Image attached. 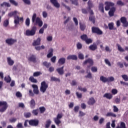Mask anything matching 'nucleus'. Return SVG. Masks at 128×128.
Returning <instances> with one entry per match:
<instances>
[{"label": "nucleus", "instance_id": "f257e3e1", "mask_svg": "<svg viewBox=\"0 0 128 128\" xmlns=\"http://www.w3.org/2000/svg\"><path fill=\"white\" fill-rule=\"evenodd\" d=\"M34 25L38 24V26L40 28L42 26V24H44V22L42 20H40V17L36 18V13H34L32 16V22L34 24Z\"/></svg>", "mask_w": 128, "mask_h": 128}, {"label": "nucleus", "instance_id": "f03ea898", "mask_svg": "<svg viewBox=\"0 0 128 128\" xmlns=\"http://www.w3.org/2000/svg\"><path fill=\"white\" fill-rule=\"evenodd\" d=\"M36 32V26H33L31 30H27L26 31V36H34Z\"/></svg>", "mask_w": 128, "mask_h": 128}, {"label": "nucleus", "instance_id": "7ed1b4c3", "mask_svg": "<svg viewBox=\"0 0 128 128\" xmlns=\"http://www.w3.org/2000/svg\"><path fill=\"white\" fill-rule=\"evenodd\" d=\"M8 108V102L6 101H0V112H4Z\"/></svg>", "mask_w": 128, "mask_h": 128}, {"label": "nucleus", "instance_id": "20e7f679", "mask_svg": "<svg viewBox=\"0 0 128 128\" xmlns=\"http://www.w3.org/2000/svg\"><path fill=\"white\" fill-rule=\"evenodd\" d=\"M48 88V84L46 82V81H43L41 82V86L40 87V92H42V94H44L46 92V90Z\"/></svg>", "mask_w": 128, "mask_h": 128}, {"label": "nucleus", "instance_id": "39448f33", "mask_svg": "<svg viewBox=\"0 0 128 128\" xmlns=\"http://www.w3.org/2000/svg\"><path fill=\"white\" fill-rule=\"evenodd\" d=\"M92 30L93 34H98V36H102L103 34L102 31L98 27H92Z\"/></svg>", "mask_w": 128, "mask_h": 128}, {"label": "nucleus", "instance_id": "423d86ee", "mask_svg": "<svg viewBox=\"0 0 128 128\" xmlns=\"http://www.w3.org/2000/svg\"><path fill=\"white\" fill-rule=\"evenodd\" d=\"M62 118V114H58L56 118H54V122L58 126H60V124H62V121L60 120Z\"/></svg>", "mask_w": 128, "mask_h": 128}, {"label": "nucleus", "instance_id": "0eeeda50", "mask_svg": "<svg viewBox=\"0 0 128 128\" xmlns=\"http://www.w3.org/2000/svg\"><path fill=\"white\" fill-rule=\"evenodd\" d=\"M89 64L90 65L87 66L88 68H90V66H94V60L90 58H88L83 62V64Z\"/></svg>", "mask_w": 128, "mask_h": 128}, {"label": "nucleus", "instance_id": "6e6552de", "mask_svg": "<svg viewBox=\"0 0 128 128\" xmlns=\"http://www.w3.org/2000/svg\"><path fill=\"white\" fill-rule=\"evenodd\" d=\"M29 124L32 126H38V124L40 122L38 120L35 119V120H31L28 121Z\"/></svg>", "mask_w": 128, "mask_h": 128}, {"label": "nucleus", "instance_id": "1a4fd4ad", "mask_svg": "<svg viewBox=\"0 0 128 128\" xmlns=\"http://www.w3.org/2000/svg\"><path fill=\"white\" fill-rule=\"evenodd\" d=\"M105 10L108 11L110 10L111 6H114V2H105Z\"/></svg>", "mask_w": 128, "mask_h": 128}, {"label": "nucleus", "instance_id": "9d476101", "mask_svg": "<svg viewBox=\"0 0 128 128\" xmlns=\"http://www.w3.org/2000/svg\"><path fill=\"white\" fill-rule=\"evenodd\" d=\"M16 42V40L12 38H8L6 40V44H8L9 46H12Z\"/></svg>", "mask_w": 128, "mask_h": 128}, {"label": "nucleus", "instance_id": "9b49d317", "mask_svg": "<svg viewBox=\"0 0 128 128\" xmlns=\"http://www.w3.org/2000/svg\"><path fill=\"white\" fill-rule=\"evenodd\" d=\"M120 20L123 24V26H124V28H128V22L126 20V17H122L120 19Z\"/></svg>", "mask_w": 128, "mask_h": 128}, {"label": "nucleus", "instance_id": "f8f14e48", "mask_svg": "<svg viewBox=\"0 0 128 128\" xmlns=\"http://www.w3.org/2000/svg\"><path fill=\"white\" fill-rule=\"evenodd\" d=\"M32 88H33V92L35 94H38L40 90H38V86L36 84H32Z\"/></svg>", "mask_w": 128, "mask_h": 128}, {"label": "nucleus", "instance_id": "ddd939ff", "mask_svg": "<svg viewBox=\"0 0 128 128\" xmlns=\"http://www.w3.org/2000/svg\"><path fill=\"white\" fill-rule=\"evenodd\" d=\"M89 50H92L93 52H94V50H98V44L96 43H93V44L90 46Z\"/></svg>", "mask_w": 128, "mask_h": 128}, {"label": "nucleus", "instance_id": "4468645a", "mask_svg": "<svg viewBox=\"0 0 128 128\" xmlns=\"http://www.w3.org/2000/svg\"><path fill=\"white\" fill-rule=\"evenodd\" d=\"M42 41V39L40 38H38L36 40H34L33 43L32 44V46H40V42Z\"/></svg>", "mask_w": 128, "mask_h": 128}, {"label": "nucleus", "instance_id": "2eb2a0df", "mask_svg": "<svg viewBox=\"0 0 128 128\" xmlns=\"http://www.w3.org/2000/svg\"><path fill=\"white\" fill-rule=\"evenodd\" d=\"M50 2L51 4H52L55 6V8H60V5L58 2V0H50Z\"/></svg>", "mask_w": 128, "mask_h": 128}, {"label": "nucleus", "instance_id": "dca6fc26", "mask_svg": "<svg viewBox=\"0 0 128 128\" xmlns=\"http://www.w3.org/2000/svg\"><path fill=\"white\" fill-rule=\"evenodd\" d=\"M64 66H62L61 68H58L56 70L58 72V74L60 76H62L64 74Z\"/></svg>", "mask_w": 128, "mask_h": 128}, {"label": "nucleus", "instance_id": "f3484780", "mask_svg": "<svg viewBox=\"0 0 128 128\" xmlns=\"http://www.w3.org/2000/svg\"><path fill=\"white\" fill-rule=\"evenodd\" d=\"M28 60L36 63V56L32 54L28 58Z\"/></svg>", "mask_w": 128, "mask_h": 128}, {"label": "nucleus", "instance_id": "a211bd4d", "mask_svg": "<svg viewBox=\"0 0 128 128\" xmlns=\"http://www.w3.org/2000/svg\"><path fill=\"white\" fill-rule=\"evenodd\" d=\"M18 12L16 10H15L14 12H10V13L8 14V16H9V18H12V16H14V18H16V16H16V14H18Z\"/></svg>", "mask_w": 128, "mask_h": 128}, {"label": "nucleus", "instance_id": "6ab92c4d", "mask_svg": "<svg viewBox=\"0 0 128 128\" xmlns=\"http://www.w3.org/2000/svg\"><path fill=\"white\" fill-rule=\"evenodd\" d=\"M114 12H116V8L114 7H112L109 12H108V15L110 16H114Z\"/></svg>", "mask_w": 128, "mask_h": 128}, {"label": "nucleus", "instance_id": "aec40b11", "mask_svg": "<svg viewBox=\"0 0 128 128\" xmlns=\"http://www.w3.org/2000/svg\"><path fill=\"white\" fill-rule=\"evenodd\" d=\"M88 104L90 106H92L96 104V100L92 97L90 98L88 102Z\"/></svg>", "mask_w": 128, "mask_h": 128}, {"label": "nucleus", "instance_id": "412c9836", "mask_svg": "<svg viewBox=\"0 0 128 128\" xmlns=\"http://www.w3.org/2000/svg\"><path fill=\"white\" fill-rule=\"evenodd\" d=\"M58 64L60 66H62V64H66V58H60L58 60Z\"/></svg>", "mask_w": 128, "mask_h": 128}, {"label": "nucleus", "instance_id": "4be33fe9", "mask_svg": "<svg viewBox=\"0 0 128 128\" xmlns=\"http://www.w3.org/2000/svg\"><path fill=\"white\" fill-rule=\"evenodd\" d=\"M67 60H78V56H76V55H69L67 57Z\"/></svg>", "mask_w": 128, "mask_h": 128}, {"label": "nucleus", "instance_id": "5701e85b", "mask_svg": "<svg viewBox=\"0 0 128 128\" xmlns=\"http://www.w3.org/2000/svg\"><path fill=\"white\" fill-rule=\"evenodd\" d=\"M103 96L106 98L108 100H112V94L110 93H106Z\"/></svg>", "mask_w": 128, "mask_h": 128}, {"label": "nucleus", "instance_id": "b1692460", "mask_svg": "<svg viewBox=\"0 0 128 128\" xmlns=\"http://www.w3.org/2000/svg\"><path fill=\"white\" fill-rule=\"evenodd\" d=\"M30 104L31 108H36V101L32 99L30 102Z\"/></svg>", "mask_w": 128, "mask_h": 128}, {"label": "nucleus", "instance_id": "393cba45", "mask_svg": "<svg viewBox=\"0 0 128 128\" xmlns=\"http://www.w3.org/2000/svg\"><path fill=\"white\" fill-rule=\"evenodd\" d=\"M32 112L33 116H36L38 115V112H40V110L38 108L33 110Z\"/></svg>", "mask_w": 128, "mask_h": 128}, {"label": "nucleus", "instance_id": "a878e982", "mask_svg": "<svg viewBox=\"0 0 128 128\" xmlns=\"http://www.w3.org/2000/svg\"><path fill=\"white\" fill-rule=\"evenodd\" d=\"M8 64L9 66H13L14 64V62L13 60H12V58L10 57L7 58Z\"/></svg>", "mask_w": 128, "mask_h": 128}, {"label": "nucleus", "instance_id": "bb28decb", "mask_svg": "<svg viewBox=\"0 0 128 128\" xmlns=\"http://www.w3.org/2000/svg\"><path fill=\"white\" fill-rule=\"evenodd\" d=\"M98 9L102 14L104 12V4L102 3H100Z\"/></svg>", "mask_w": 128, "mask_h": 128}, {"label": "nucleus", "instance_id": "cd10ccee", "mask_svg": "<svg viewBox=\"0 0 128 128\" xmlns=\"http://www.w3.org/2000/svg\"><path fill=\"white\" fill-rule=\"evenodd\" d=\"M29 80L31 82H33L34 84H36L38 83V80L34 78L33 76H30L29 78Z\"/></svg>", "mask_w": 128, "mask_h": 128}, {"label": "nucleus", "instance_id": "c85d7f7f", "mask_svg": "<svg viewBox=\"0 0 128 128\" xmlns=\"http://www.w3.org/2000/svg\"><path fill=\"white\" fill-rule=\"evenodd\" d=\"M52 124V121L50 120H48L46 122L45 128H48Z\"/></svg>", "mask_w": 128, "mask_h": 128}, {"label": "nucleus", "instance_id": "c756f323", "mask_svg": "<svg viewBox=\"0 0 128 128\" xmlns=\"http://www.w3.org/2000/svg\"><path fill=\"white\" fill-rule=\"evenodd\" d=\"M52 56H54V50L50 49L49 50V53L47 54V58H52Z\"/></svg>", "mask_w": 128, "mask_h": 128}, {"label": "nucleus", "instance_id": "7c9ffc66", "mask_svg": "<svg viewBox=\"0 0 128 128\" xmlns=\"http://www.w3.org/2000/svg\"><path fill=\"white\" fill-rule=\"evenodd\" d=\"M106 116H112V118H116V114L112 112H108L106 114Z\"/></svg>", "mask_w": 128, "mask_h": 128}, {"label": "nucleus", "instance_id": "2f4dec72", "mask_svg": "<svg viewBox=\"0 0 128 128\" xmlns=\"http://www.w3.org/2000/svg\"><path fill=\"white\" fill-rule=\"evenodd\" d=\"M14 18V24H15L16 26V24H20V17L18 16H16V17Z\"/></svg>", "mask_w": 128, "mask_h": 128}, {"label": "nucleus", "instance_id": "473e14b6", "mask_svg": "<svg viewBox=\"0 0 128 128\" xmlns=\"http://www.w3.org/2000/svg\"><path fill=\"white\" fill-rule=\"evenodd\" d=\"M51 82H60V80L58 78H56L54 76H52L50 78Z\"/></svg>", "mask_w": 128, "mask_h": 128}, {"label": "nucleus", "instance_id": "72a5a7b5", "mask_svg": "<svg viewBox=\"0 0 128 128\" xmlns=\"http://www.w3.org/2000/svg\"><path fill=\"white\" fill-rule=\"evenodd\" d=\"M100 80L102 82H108V78L106 77H104V76H101L100 77Z\"/></svg>", "mask_w": 128, "mask_h": 128}, {"label": "nucleus", "instance_id": "f704fd0d", "mask_svg": "<svg viewBox=\"0 0 128 128\" xmlns=\"http://www.w3.org/2000/svg\"><path fill=\"white\" fill-rule=\"evenodd\" d=\"M25 24L26 26H30V20L28 18H26L25 21Z\"/></svg>", "mask_w": 128, "mask_h": 128}, {"label": "nucleus", "instance_id": "c9c22d12", "mask_svg": "<svg viewBox=\"0 0 128 128\" xmlns=\"http://www.w3.org/2000/svg\"><path fill=\"white\" fill-rule=\"evenodd\" d=\"M88 10H91L92 8L94 7V5L92 4V0H89L88 2Z\"/></svg>", "mask_w": 128, "mask_h": 128}, {"label": "nucleus", "instance_id": "e433bc0d", "mask_svg": "<svg viewBox=\"0 0 128 128\" xmlns=\"http://www.w3.org/2000/svg\"><path fill=\"white\" fill-rule=\"evenodd\" d=\"M42 65L44 66H46L47 68H48L52 66V64L50 63H48L46 62H42Z\"/></svg>", "mask_w": 128, "mask_h": 128}, {"label": "nucleus", "instance_id": "4c0bfd02", "mask_svg": "<svg viewBox=\"0 0 128 128\" xmlns=\"http://www.w3.org/2000/svg\"><path fill=\"white\" fill-rule=\"evenodd\" d=\"M4 80L6 82H12V78L10 76H6L4 77Z\"/></svg>", "mask_w": 128, "mask_h": 128}, {"label": "nucleus", "instance_id": "58836bf2", "mask_svg": "<svg viewBox=\"0 0 128 128\" xmlns=\"http://www.w3.org/2000/svg\"><path fill=\"white\" fill-rule=\"evenodd\" d=\"M24 116L26 118H30V116H32V114L30 113V112H24Z\"/></svg>", "mask_w": 128, "mask_h": 128}, {"label": "nucleus", "instance_id": "ea45409f", "mask_svg": "<svg viewBox=\"0 0 128 128\" xmlns=\"http://www.w3.org/2000/svg\"><path fill=\"white\" fill-rule=\"evenodd\" d=\"M1 6H6V8H10V4L8 2H4L2 4H0Z\"/></svg>", "mask_w": 128, "mask_h": 128}, {"label": "nucleus", "instance_id": "a19ab883", "mask_svg": "<svg viewBox=\"0 0 128 128\" xmlns=\"http://www.w3.org/2000/svg\"><path fill=\"white\" fill-rule=\"evenodd\" d=\"M9 2L12 4L14 6H18V4L14 0H9Z\"/></svg>", "mask_w": 128, "mask_h": 128}, {"label": "nucleus", "instance_id": "79ce46f5", "mask_svg": "<svg viewBox=\"0 0 128 128\" xmlns=\"http://www.w3.org/2000/svg\"><path fill=\"white\" fill-rule=\"evenodd\" d=\"M8 24H10V22L8 21V20H4L3 23L4 26L5 28H6L8 26Z\"/></svg>", "mask_w": 128, "mask_h": 128}, {"label": "nucleus", "instance_id": "37998d69", "mask_svg": "<svg viewBox=\"0 0 128 128\" xmlns=\"http://www.w3.org/2000/svg\"><path fill=\"white\" fill-rule=\"evenodd\" d=\"M38 110L40 114H44L46 112V108L44 106L40 107Z\"/></svg>", "mask_w": 128, "mask_h": 128}, {"label": "nucleus", "instance_id": "c03bdc74", "mask_svg": "<svg viewBox=\"0 0 128 128\" xmlns=\"http://www.w3.org/2000/svg\"><path fill=\"white\" fill-rule=\"evenodd\" d=\"M117 46L119 52H124V49L122 48L120 44H117Z\"/></svg>", "mask_w": 128, "mask_h": 128}, {"label": "nucleus", "instance_id": "a18cd8bd", "mask_svg": "<svg viewBox=\"0 0 128 128\" xmlns=\"http://www.w3.org/2000/svg\"><path fill=\"white\" fill-rule=\"evenodd\" d=\"M80 28L81 30H82V32H84V30H86V24H82L80 23Z\"/></svg>", "mask_w": 128, "mask_h": 128}, {"label": "nucleus", "instance_id": "49530a36", "mask_svg": "<svg viewBox=\"0 0 128 128\" xmlns=\"http://www.w3.org/2000/svg\"><path fill=\"white\" fill-rule=\"evenodd\" d=\"M89 20L92 22V24H96V18L94 16H90L89 17Z\"/></svg>", "mask_w": 128, "mask_h": 128}, {"label": "nucleus", "instance_id": "de8ad7c7", "mask_svg": "<svg viewBox=\"0 0 128 128\" xmlns=\"http://www.w3.org/2000/svg\"><path fill=\"white\" fill-rule=\"evenodd\" d=\"M42 74V72H36L33 74V76L37 77V76H40V75Z\"/></svg>", "mask_w": 128, "mask_h": 128}, {"label": "nucleus", "instance_id": "09e8293b", "mask_svg": "<svg viewBox=\"0 0 128 128\" xmlns=\"http://www.w3.org/2000/svg\"><path fill=\"white\" fill-rule=\"evenodd\" d=\"M76 94L78 98H82V93L77 92H76Z\"/></svg>", "mask_w": 128, "mask_h": 128}, {"label": "nucleus", "instance_id": "8fccbe9b", "mask_svg": "<svg viewBox=\"0 0 128 128\" xmlns=\"http://www.w3.org/2000/svg\"><path fill=\"white\" fill-rule=\"evenodd\" d=\"M81 39H82V40H84L86 42L88 38V36L86 34H84L81 36H80Z\"/></svg>", "mask_w": 128, "mask_h": 128}, {"label": "nucleus", "instance_id": "3c124183", "mask_svg": "<svg viewBox=\"0 0 128 128\" xmlns=\"http://www.w3.org/2000/svg\"><path fill=\"white\" fill-rule=\"evenodd\" d=\"M78 50H81L82 48V44L80 42L77 43L76 44Z\"/></svg>", "mask_w": 128, "mask_h": 128}, {"label": "nucleus", "instance_id": "603ef678", "mask_svg": "<svg viewBox=\"0 0 128 128\" xmlns=\"http://www.w3.org/2000/svg\"><path fill=\"white\" fill-rule=\"evenodd\" d=\"M120 128H126V123L124 122H120Z\"/></svg>", "mask_w": 128, "mask_h": 128}, {"label": "nucleus", "instance_id": "864d4df0", "mask_svg": "<svg viewBox=\"0 0 128 128\" xmlns=\"http://www.w3.org/2000/svg\"><path fill=\"white\" fill-rule=\"evenodd\" d=\"M92 72H98V68L96 66H92L91 68Z\"/></svg>", "mask_w": 128, "mask_h": 128}, {"label": "nucleus", "instance_id": "5fc2aeb1", "mask_svg": "<svg viewBox=\"0 0 128 128\" xmlns=\"http://www.w3.org/2000/svg\"><path fill=\"white\" fill-rule=\"evenodd\" d=\"M107 78L108 82H114V78L113 76L108 77Z\"/></svg>", "mask_w": 128, "mask_h": 128}, {"label": "nucleus", "instance_id": "6e6d98bb", "mask_svg": "<svg viewBox=\"0 0 128 128\" xmlns=\"http://www.w3.org/2000/svg\"><path fill=\"white\" fill-rule=\"evenodd\" d=\"M108 28L110 30H114V23H109L108 24Z\"/></svg>", "mask_w": 128, "mask_h": 128}, {"label": "nucleus", "instance_id": "4d7b16f0", "mask_svg": "<svg viewBox=\"0 0 128 128\" xmlns=\"http://www.w3.org/2000/svg\"><path fill=\"white\" fill-rule=\"evenodd\" d=\"M122 78L125 82H128V76L126 74H124L122 76Z\"/></svg>", "mask_w": 128, "mask_h": 128}, {"label": "nucleus", "instance_id": "13d9d810", "mask_svg": "<svg viewBox=\"0 0 128 128\" xmlns=\"http://www.w3.org/2000/svg\"><path fill=\"white\" fill-rule=\"evenodd\" d=\"M85 42L87 44H92V40L91 38H87V40H86Z\"/></svg>", "mask_w": 128, "mask_h": 128}, {"label": "nucleus", "instance_id": "bf43d9fd", "mask_svg": "<svg viewBox=\"0 0 128 128\" xmlns=\"http://www.w3.org/2000/svg\"><path fill=\"white\" fill-rule=\"evenodd\" d=\"M78 58L80 60H84V54L80 53L78 55Z\"/></svg>", "mask_w": 128, "mask_h": 128}, {"label": "nucleus", "instance_id": "052dcab7", "mask_svg": "<svg viewBox=\"0 0 128 128\" xmlns=\"http://www.w3.org/2000/svg\"><path fill=\"white\" fill-rule=\"evenodd\" d=\"M85 78H92V74L90 73V72L88 73V74L85 76Z\"/></svg>", "mask_w": 128, "mask_h": 128}, {"label": "nucleus", "instance_id": "680f3d73", "mask_svg": "<svg viewBox=\"0 0 128 128\" xmlns=\"http://www.w3.org/2000/svg\"><path fill=\"white\" fill-rule=\"evenodd\" d=\"M28 94L30 96H34V93L32 92V90H29Z\"/></svg>", "mask_w": 128, "mask_h": 128}, {"label": "nucleus", "instance_id": "e2e57ef3", "mask_svg": "<svg viewBox=\"0 0 128 128\" xmlns=\"http://www.w3.org/2000/svg\"><path fill=\"white\" fill-rule=\"evenodd\" d=\"M113 110L114 112H118V107H116V106H113Z\"/></svg>", "mask_w": 128, "mask_h": 128}, {"label": "nucleus", "instance_id": "0e129e2a", "mask_svg": "<svg viewBox=\"0 0 128 128\" xmlns=\"http://www.w3.org/2000/svg\"><path fill=\"white\" fill-rule=\"evenodd\" d=\"M16 96H17V98H22V94L20 92H16Z\"/></svg>", "mask_w": 128, "mask_h": 128}, {"label": "nucleus", "instance_id": "69168bd1", "mask_svg": "<svg viewBox=\"0 0 128 128\" xmlns=\"http://www.w3.org/2000/svg\"><path fill=\"white\" fill-rule=\"evenodd\" d=\"M80 110V106H75L74 108V112H78V110Z\"/></svg>", "mask_w": 128, "mask_h": 128}, {"label": "nucleus", "instance_id": "338daca9", "mask_svg": "<svg viewBox=\"0 0 128 128\" xmlns=\"http://www.w3.org/2000/svg\"><path fill=\"white\" fill-rule=\"evenodd\" d=\"M42 16L44 18H48V12H46V11H44L42 12Z\"/></svg>", "mask_w": 128, "mask_h": 128}, {"label": "nucleus", "instance_id": "774afa93", "mask_svg": "<svg viewBox=\"0 0 128 128\" xmlns=\"http://www.w3.org/2000/svg\"><path fill=\"white\" fill-rule=\"evenodd\" d=\"M112 94H113L114 95L116 94H118V90H116V89H112Z\"/></svg>", "mask_w": 128, "mask_h": 128}]
</instances>
